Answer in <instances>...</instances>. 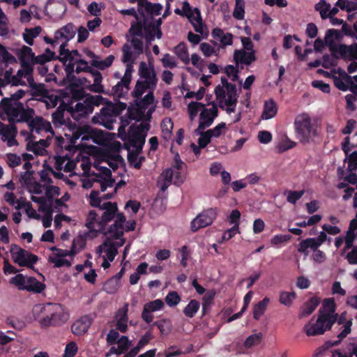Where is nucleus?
<instances>
[{
  "instance_id": "23",
  "label": "nucleus",
  "mask_w": 357,
  "mask_h": 357,
  "mask_svg": "<svg viewBox=\"0 0 357 357\" xmlns=\"http://www.w3.org/2000/svg\"><path fill=\"white\" fill-rule=\"evenodd\" d=\"M234 60L236 63H241L245 65H250L256 60L255 52H246L242 50H236L234 53Z\"/></svg>"
},
{
  "instance_id": "26",
  "label": "nucleus",
  "mask_w": 357,
  "mask_h": 357,
  "mask_svg": "<svg viewBox=\"0 0 357 357\" xmlns=\"http://www.w3.org/2000/svg\"><path fill=\"white\" fill-rule=\"evenodd\" d=\"M116 342L118 343L117 348L115 347H112L108 354H107V356H109L111 354H116L118 356L123 354L129 349L130 346V342L129 341L127 336H121L120 338H119Z\"/></svg>"
},
{
  "instance_id": "29",
  "label": "nucleus",
  "mask_w": 357,
  "mask_h": 357,
  "mask_svg": "<svg viewBox=\"0 0 357 357\" xmlns=\"http://www.w3.org/2000/svg\"><path fill=\"white\" fill-rule=\"evenodd\" d=\"M174 53L177 57L185 65H188L190 62L188 48L185 43L181 42L178 44L174 49Z\"/></svg>"
},
{
  "instance_id": "42",
  "label": "nucleus",
  "mask_w": 357,
  "mask_h": 357,
  "mask_svg": "<svg viewBox=\"0 0 357 357\" xmlns=\"http://www.w3.org/2000/svg\"><path fill=\"white\" fill-rule=\"evenodd\" d=\"M75 110L79 114V115H87L93 111V107L87 102V98L82 102H77L75 106Z\"/></svg>"
},
{
  "instance_id": "56",
  "label": "nucleus",
  "mask_w": 357,
  "mask_h": 357,
  "mask_svg": "<svg viewBox=\"0 0 357 357\" xmlns=\"http://www.w3.org/2000/svg\"><path fill=\"white\" fill-rule=\"evenodd\" d=\"M181 301V297L175 291H172L168 293L165 297V302L170 307L176 306Z\"/></svg>"
},
{
  "instance_id": "54",
  "label": "nucleus",
  "mask_w": 357,
  "mask_h": 357,
  "mask_svg": "<svg viewBox=\"0 0 357 357\" xmlns=\"http://www.w3.org/2000/svg\"><path fill=\"white\" fill-rule=\"evenodd\" d=\"M204 107V105L199 102H191L188 105V110L189 113V116L191 120H193L194 118L197 115L198 112L200 109Z\"/></svg>"
},
{
  "instance_id": "34",
  "label": "nucleus",
  "mask_w": 357,
  "mask_h": 357,
  "mask_svg": "<svg viewBox=\"0 0 357 357\" xmlns=\"http://www.w3.org/2000/svg\"><path fill=\"white\" fill-rule=\"evenodd\" d=\"M42 29L40 26H36L34 28L25 29V32L23 33L24 40L29 45H33V39L36 38L41 32Z\"/></svg>"
},
{
  "instance_id": "11",
  "label": "nucleus",
  "mask_w": 357,
  "mask_h": 357,
  "mask_svg": "<svg viewBox=\"0 0 357 357\" xmlns=\"http://www.w3.org/2000/svg\"><path fill=\"white\" fill-rule=\"evenodd\" d=\"M101 211H104L99 222L97 224V231L99 233H105V229L109 222L112 220L118 211L117 204L116 202H107L102 203Z\"/></svg>"
},
{
  "instance_id": "7",
  "label": "nucleus",
  "mask_w": 357,
  "mask_h": 357,
  "mask_svg": "<svg viewBox=\"0 0 357 357\" xmlns=\"http://www.w3.org/2000/svg\"><path fill=\"white\" fill-rule=\"evenodd\" d=\"M10 254L13 261L20 266L33 269V265L38 261V257L16 244L10 246Z\"/></svg>"
},
{
  "instance_id": "1",
  "label": "nucleus",
  "mask_w": 357,
  "mask_h": 357,
  "mask_svg": "<svg viewBox=\"0 0 357 357\" xmlns=\"http://www.w3.org/2000/svg\"><path fill=\"white\" fill-rule=\"evenodd\" d=\"M30 107L21 102H13L8 98H3L0 102V118L8 122L23 123L30 116Z\"/></svg>"
},
{
  "instance_id": "28",
  "label": "nucleus",
  "mask_w": 357,
  "mask_h": 357,
  "mask_svg": "<svg viewBox=\"0 0 357 357\" xmlns=\"http://www.w3.org/2000/svg\"><path fill=\"white\" fill-rule=\"evenodd\" d=\"M278 112V108L275 101L273 99L264 102V111L261 114L263 119H270L273 118Z\"/></svg>"
},
{
  "instance_id": "17",
  "label": "nucleus",
  "mask_w": 357,
  "mask_h": 357,
  "mask_svg": "<svg viewBox=\"0 0 357 357\" xmlns=\"http://www.w3.org/2000/svg\"><path fill=\"white\" fill-rule=\"evenodd\" d=\"M164 307L165 303L161 299H155L145 303L141 314L142 319L146 324L151 323L154 319L152 313L162 310Z\"/></svg>"
},
{
  "instance_id": "22",
  "label": "nucleus",
  "mask_w": 357,
  "mask_h": 357,
  "mask_svg": "<svg viewBox=\"0 0 357 357\" xmlns=\"http://www.w3.org/2000/svg\"><path fill=\"white\" fill-rule=\"evenodd\" d=\"M320 302L321 299L318 296H314L311 297L301 307V311L298 314V318L303 319L310 316L318 307Z\"/></svg>"
},
{
  "instance_id": "46",
  "label": "nucleus",
  "mask_w": 357,
  "mask_h": 357,
  "mask_svg": "<svg viewBox=\"0 0 357 357\" xmlns=\"http://www.w3.org/2000/svg\"><path fill=\"white\" fill-rule=\"evenodd\" d=\"M305 190H285L284 194L287 195V202L295 204L304 195Z\"/></svg>"
},
{
  "instance_id": "12",
  "label": "nucleus",
  "mask_w": 357,
  "mask_h": 357,
  "mask_svg": "<svg viewBox=\"0 0 357 357\" xmlns=\"http://www.w3.org/2000/svg\"><path fill=\"white\" fill-rule=\"evenodd\" d=\"M331 316H334L336 319L335 322L337 323L338 325H342L345 323L344 328L341 331V333L337 335V340L332 341L329 340L326 342V345L327 348L331 347L338 345L341 341L349 335L351 331V327L352 326V319L347 320V312H342L340 316L337 314H330Z\"/></svg>"
},
{
  "instance_id": "5",
  "label": "nucleus",
  "mask_w": 357,
  "mask_h": 357,
  "mask_svg": "<svg viewBox=\"0 0 357 357\" xmlns=\"http://www.w3.org/2000/svg\"><path fill=\"white\" fill-rule=\"evenodd\" d=\"M294 126L296 137L303 144L310 143L317 134L316 126L312 123L311 118L306 113L296 117Z\"/></svg>"
},
{
  "instance_id": "44",
  "label": "nucleus",
  "mask_w": 357,
  "mask_h": 357,
  "mask_svg": "<svg viewBox=\"0 0 357 357\" xmlns=\"http://www.w3.org/2000/svg\"><path fill=\"white\" fill-rule=\"evenodd\" d=\"M34 56L35 54L31 47L26 45L22 46V49L20 50V62L23 61L25 62H31L32 63Z\"/></svg>"
},
{
  "instance_id": "55",
  "label": "nucleus",
  "mask_w": 357,
  "mask_h": 357,
  "mask_svg": "<svg viewBox=\"0 0 357 357\" xmlns=\"http://www.w3.org/2000/svg\"><path fill=\"white\" fill-rule=\"evenodd\" d=\"M173 122L170 118H165L161 123V130L165 138L169 137L173 129Z\"/></svg>"
},
{
  "instance_id": "8",
  "label": "nucleus",
  "mask_w": 357,
  "mask_h": 357,
  "mask_svg": "<svg viewBox=\"0 0 357 357\" xmlns=\"http://www.w3.org/2000/svg\"><path fill=\"white\" fill-rule=\"evenodd\" d=\"M217 210L214 208H209L202 211L191 221V231L196 232L199 229L211 225L217 218Z\"/></svg>"
},
{
  "instance_id": "13",
  "label": "nucleus",
  "mask_w": 357,
  "mask_h": 357,
  "mask_svg": "<svg viewBox=\"0 0 357 357\" xmlns=\"http://www.w3.org/2000/svg\"><path fill=\"white\" fill-rule=\"evenodd\" d=\"M51 191H54V193L56 195H59L60 189L57 186L50 185L47 188L45 195L47 199L45 197H33V201L40 204V211L46 213L47 215H52V204H53V196L51 195Z\"/></svg>"
},
{
  "instance_id": "35",
  "label": "nucleus",
  "mask_w": 357,
  "mask_h": 357,
  "mask_svg": "<svg viewBox=\"0 0 357 357\" xmlns=\"http://www.w3.org/2000/svg\"><path fill=\"white\" fill-rule=\"evenodd\" d=\"M156 326L160 330V333L161 335H169L172 328V322L168 319H162L159 321H155L152 326Z\"/></svg>"
},
{
  "instance_id": "3",
  "label": "nucleus",
  "mask_w": 357,
  "mask_h": 357,
  "mask_svg": "<svg viewBox=\"0 0 357 357\" xmlns=\"http://www.w3.org/2000/svg\"><path fill=\"white\" fill-rule=\"evenodd\" d=\"M139 75L144 80H137L132 91L133 98H139L146 90L153 91L157 86L158 77L153 66H148L144 61H142L139 66Z\"/></svg>"
},
{
  "instance_id": "48",
  "label": "nucleus",
  "mask_w": 357,
  "mask_h": 357,
  "mask_svg": "<svg viewBox=\"0 0 357 357\" xmlns=\"http://www.w3.org/2000/svg\"><path fill=\"white\" fill-rule=\"evenodd\" d=\"M91 132V126L84 125L82 126L77 127L73 132L71 142L75 143L77 139L82 138L83 134H89Z\"/></svg>"
},
{
  "instance_id": "15",
  "label": "nucleus",
  "mask_w": 357,
  "mask_h": 357,
  "mask_svg": "<svg viewBox=\"0 0 357 357\" xmlns=\"http://www.w3.org/2000/svg\"><path fill=\"white\" fill-rule=\"evenodd\" d=\"M8 125L0 121V135L3 141H7L8 146H17L18 144L15 137L17 135V123L8 122Z\"/></svg>"
},
{
  "instance_id": "37",
  "label": "nucleus",
  "mask_w": 357,
  "mask_h": 357,
  "mask_svg": "<svg viewBox=\"0 0 357 357\" xmlns=\"http://www.w3.org/2000/svg\"><path fill=\"white\" fill-rule=\"evenodd\" d=\"M114 60V56L113 55H109L105 58V59L102 61H99L98 59H92L91 61V65L98 68L99 70H103L111 66Z\"/></svg>"
},
{
  "instance_id": "52",
  "label": "nucleus",
  "mask_w": 357,
  "mask_h": 357,
  "mask_svg": "<svg viewBox=\"0 0 357 357\" xmlns=\"http://www.w3.org/2000/svg\"><path fill=\"white\" fill-rule=\"evenodd\" d=\"M153 91H149L143 98L137 102V107L144 110L154 102Z\"/></svg>"
},
{
  "instance_id": "50",
  "label": "nucleus",
  "mask_w": 357,
  "mask_h": 357,
  "mask_svg": "<svg viewBox=\"0 0 357 357\" xmlns=\"http://www.w3.org/2000/svg\"><path fill=\"white\" fill-rule=\"evenodd\" d=\"M194 12L195 13L196 15L193 18L194 20L196 22L195 24L192 23L194 29L197 33L202 34L204 33V25L202 22L200 10L197 8H195L194 9Z\"/></svg>"
},
{
  "instance_id": "38",
  "label": "nucleus",
  "mask_w": 357,
  "mask_h": 357,
  "mask_svg": "<svg viewBox=\"0 0 357 357\" xmlns=\"http://www.w3.org/2000/svg\"><path fill=\"white\" fill-rule=\"evenodd\" d=\"M200 307V303L198 301L191 300L183 310L184 314L189 318L195 317Z\"/></svg>"
},
{
  "instance_id": "14",
  "label": "nucleus",
  "mask_w": 357,
  "mask_h": 357,
  "mask_svg": "<svg viewBox=\"0 0 357 357\" xmlns=\"http://www.w3.org/2000/svg\"><path fill=\"white\" fill-rule=\"evenodd\" d=\"M30 116L26 121H24L23 123H27L29 128L31 132L36 130L37 132H39L41 130H45L46 132L52 131V128L50 123L45 121L42 116H35V110L30 107Z\"/></svg>"
},
{
  "instance_id": "47",
  "label": "nucleus",
  "mask_w": 357,
  "mask_h": 357,
  "mask_svg": "<svg viewBox=\"0 0 357 357\" xmlns=\"http://www.w3.org/2000/svg\"><path fill=\"white\" fill-rule=\"evenodd\" d=\"M144 109L139 107L131 109L129 108L127 112L128 117L131 120L137 121H142L144 119Z\"/></svg>"
},
{
  "instance_id": "20",
  "label": "nucleus",
  "mask_w": 357,
  "mask_h": 357,
  "mask_svg": "<svg viewBox=\"0 0 357 357\" xmlns=\"http://www.w3.org/2000/svg\"><path fill=\"white\" fill-rule=\"evenodd\" d=\"M76 31L75 26L71 22L68 23L55 31V39L64 40L62 43L68 45V42L75 37Z\"/></svg>"
},
{
  "instance_id": "45",
  "label": "nucleus",
  "mask_w": 357,
  "mask_h": 357,
  "mask_svg": "<svg viewBox=\"0 0 357 357\" xmlns=\"http://www.w3.org/2000/svg\"><path fill=\"white\" fill-rule=\"evenodd\" d=\"M245 15V1L243 0H235V8L233 16L238 20H243Z\"/></svg>"
},
{
  "instance_id": "16",
  "label": "nucleus",
  "mask_w": 357,
  "mask_h": 357,
  "mask_svg": "<svg viewBox=\"0 0 357 357\" xmlns=\"http://www.w3.org/2000/svg\"><path fill=\"white\" fill-rule=\"evenodd\" d=\"M59 60L65 66L64 70L66 74L65 79H67L70 84H75L77 81V78L75 75V61L79 59H75L73 54L68 55L67 52H65L64 55H60Z\"/></svg>"
},
{
  "instance_id": "31",
  "label": "nucleus",
  "mask_w": 357,
  "mask_h": 357,
  "mask_svg": "<svg viewBox=\"0 0 357 357\" xmlns=\"http://www.w3.org/2000/svg\"><path fill=\"white\" fill-rule=\"evenodd\" d=\"M269 302L270 299L268 297H265L256 305H255L253 307V318L255 320H259L260 317L264 314L267 306L269 304Z\"/></svg>"
},
{
  "instance_id": "41",
  "label": "nucleus",
  "mask_w": 357,
  "mask_h": 357,
  "mask_svg": "<svg viewBox=\"0 0 357 357\" xmlns=\"http://www.w3.org/2000/svg\"><path fill=\"white\" fill-rule=\"evenodd\" d=\"M296 298V294L294 291H281L280 294L279 302L287 307L291 305L293 301Z\"/></svg>"
},
{
  "instance_id": "40",
  "label": "nucleus",
  "mask_w": 357,
  "mask_h": 357,
  "mask_svg": "<svg viewBox=\"0 0 357 357\" xmlns=\"http://www.w3.org/2000/svg\"><path fill=\"white\" fill-rule=\"evenodd\" d=\"M345 159L344 162L348 163L347 171L355 172L357 170V151H354L351 153H348V155H345Z\"/></svg>"
},
{
  "instance_id": "27",
  "label": "nucleus",
  "mask_w": 357,
  "mask_h": 357,
  "mask_svg": "<svg viewBox=\"0 0 357 357\" xmlns=\"http://www.w3.org/2000/svg\"><path fill=\"white\" fill-rule=\"evenodd\" d=\"M15 63H17L15 57L7 50L5 46L0 43V66L3 65L5 68H8V64Z\"/></svg>"
},
{
  "instance_id": "57",
  "label": "nucleus",
  "mask_w": 357,
  "mask_h": 357,
  "mask_svg": "<svg viewBox=\"0 0 357 357\" xmlns=\"http://www.w3.org/2000/svg\"><path fill=\"white\" fill-rule=\"evenodd\" d=\"M103 245L104 246L108 247L105 250L107 259L109 261H112L118 253L117 248L113 243L105 241Z\"/></svg>"
},
{
  "instance_id": "21",
  "label": "nucleus",
  "mask_w": 357,
  "mask_h": 357,
  "mask_svg": "<svg viewBox=\"0 0 357 357\" xmlns=\"http://www.w3.org/2000/svg\"><path fill=\"white\" fill-rule=\"evenodd\" d=\"M13 68H5V66H0V76L3 77V81L8 84L12 86H26L24 81H19L16 77V75H13Z\"/></svg>"
},
{
  "instance_id": "61",
  "label": "nucleus",
  "mask_w": 357,
  "mask_h": 357,
  "mask_svg": "<svg viewBox=\"0 0 357 357\" xmlns=\"http://www.w3.org/2000/svg\"><path fill=\"white\" fill-rule=\"evenodd\" d=\"M99 192L97 190H92L89 195V204L93 207L101 208L102 199L98 197Z\"/></svg>"
},
{
  "instance_id": "60",
  "label": "nucleus",
  "mask_w": 357,
  "mask_h": 357,
  "mask_svg": "<svg viewBox=\"0 0 357 357\" xmlns=\"http://www.w3.org/2000/svg\"><path fill=\"white\" fill-rule=\"evenodd\" d=\"M262 335L261 333H255L248 337L245 341V347H252L257 345L261 340Z\"/></svg>"
},
{
  "instance_id": "63",
  "label": "nucleus",
  "mask_w": 357,
  "mask_h": 357,
  "mask_svg": "<svg viewBox=\"0 0 357 357\" xmlns=\"http://www.w3.org/2000/svg\"><path fill=\"white\" fill-rule=\"evenodd\" d=\"M161 62L163 67L169 68L171 69L175 68L177 66L174 57L168 53H166L163 55V57L161 59Z\"/></svg>"
},
{
  "instance_id": "25",
  "label": "nucleus",
  "mask_w": 357,
  "mask_h": 357,
  "mask_svg": "<svg viewBox=\"0 0 357 357\" xmlns=\"http://www.w3.org/2000/svg\"><path fill=\"white\" fill-rule=\"evenodd\" d=\"M320 246L315 238H307L300 242L298 252L307 256L309 254L308 249H311L314 252L315 250H318Z\"/></svg>"
},
{
  "instance_id": "19",
  "label": "nucleus",
  "mask_w": 357,
  "mask_h": 357,
  "mask_svg": "<svg viewBox=\"0 0 357 357\" xmlns=\"http://www.w3.org/2000/svg\"><path fill=\"white\" fill-rule=\"evenodd\" d=\"M92 322L93 318L91 315L82 316L72 324L71 331L76 335H82L88 331Z\"/></svg>"
},
{
  "instance_id": "62",
  "label": "nucleus",
  "mask_w": 357,
  "mask_h": 357,
  "mask_svg": "<svg viewBox=\"0 0 357 357\" xmlns=\"http://www.w3.org/2000/svg\"><path fill=\"white\" fill-rule=\"evenodd\" d=\"M211 132V130H206L199 135L200 137L198 139V144L200 147L205 148L211 142L213 137Z\"/></svg>"
},
{
  "instance_id": "6",
  "label": "nucleus",
  "mask_w": 357,
  "mask_h": 357,
  "mask_svg": "<svg viewBox=\"0 0 357 357\" xmlns=\"http://www.w3.org/2000/svg\"><path fill=\"white\" fill-rule=\"evenodd\" d=\"M335 320V317L329 314H320L315 323L310 321L305 325L304 331L307 336L322 335L331 328Z\"/></svg>"
},
{
  "instance_id": "24",
  "label": "nucleus",
  "mask_w": 357,
  "mask_h": 357,
  "mask_svg": "<svg viewBox=\"0 0 357 357\" xmlns=\"http://www.w3.org/2000/svg\"><path fill=\"white\" fill-rule=\"evenodd\" d=\"M45 288V284L40 282L34 277H28L26 278L25 287H21V290H26L29 292L37 294L41 293Z\"/></svg>"
},
{
  "instance_id": "30",
  "label": "nucleus",
  "mask_w": 357,
  "mask_h": 357,
  "mask_svg": "<svg viewBox=\"0 0 357 357\" xmlns=\"http://www.w3.org/2000/svg\"><path fill=\"white\" fill-rule=\"evenodd\" d=\"M100 218H98V214L96 211L94 210L90 211L86 219V227L91 232L99 233V231H97V224Z\"/></svg>"
},
{
  "instance_id": "49",
  "label": "nucleus",
  "mask_w": 357,
  "mask_h": 357,
  "mask_svg": "<svg viewBox=\"0 0 357 357\" xmlns=\"http://www.w3.org/2000/svg\"><path fill=\"white\" fill-rule=\"evenodd\" d=\"M36 100L45 102L47 109L54 108L56 106L59 97L54 94H50V91H48V95L47 97H44L43 98H36Z\"/></svg>"
},
{
  "instance_id": "43",
  "label": "nucleus",
  "mask_w": 357,
  "mask_h": 357,
  "mask_svg": "<svg viewBox=\"0 0 357 357\" xmlns=\"http://www.w3.org/2000/svg\"><path fill=\"white\" fill-rule=\"evenodd\" d=\"M31 95L33 97H40L43 98L47 97L49 90L46 89L45 84H36L31 89Z\"/></svg>"
},
{
  "instance_id": "39",
  "label": "nucleus",
  "mask_w": 357,
  "mask_h": 357,
  "mask_svg": "<svg viewBox=\"0 0 357 357\" xmlns=\"http://www.w3.org/2000/svg\"><path fill=\"white\" fill-rule=\"evenodd\" d=\"M103 234H109L114 239H119L123 235V225L114 222Z\"/></svg>"
},
{
  "instance_id": "32",
  "label": "nucleus",
  "mask_w": 357,
  "mask_h": 357,
  "mask_svg": "<svg viewBox=\"0 0 357 357\" xmlns=\"http://www.w3.org/2000/svg\"><path fill=\"white\" fill-rule=\"evenodd\" d=\"M218 110L216 105H213L210 109L204 108L202 109L199 114V119L204 122L211 121V124L213 123L214 119L218 116Z\"/></svg>"
},
{
  "instance_id": "58",
  "label": "nucleus",
  "mask_w": 357,
  "mask_h": 357,
  "mask_svg": "<svg viewBox=\"0 0 357 357\" xmlns=\"http://www.w3.org/2000/svg\"><path fill=\"white\" fill-rule=\"evenodd\" d=\"M145 10L151 15H158L162 9V6L160 3H152L146 1L145 4Z\"/></svg>"
},
{
  "instance_id": "18",
  "label": "nucleus",
  "mask_w": 357,
  "mask_h": 357,
  "mask_svg": "<svg viewBox=\"0 0 357 357\" xmlns=\"http://www.w3.org/2000/svg\"><path fill=\"white\" fill-rule=\"evenodd\" d=\"M146 134L139 133L138 131H134L128 129V133L124 132V137H121L123 141H127L130 146L135 148L137 153H140L145 143Z\"/></svg>"
},
{
  "instance_id": "9",
  "label": "nucleus",
  "mask_w": 357,
  "mask_h": 357,
  "mask_svg": "<svg viewBox=\"0 0 357 357\" xmlns=\"http://www.w3.org/2000/svg\"><path fill=\"white\" fill-rule=\"evenodd\" d=\"M119 111L114 105L104 107L101 109L98 116H94L92 119L93 123H99L105 128L112 130L113 123L119 115Z\"/></svg>"
},
{
  "instance_id": "53",
  "label": "nucleus",
  "mask_w": 357,
  "mask_h": 357,
  "mask_svg": "<svg viewBox=\"0 0 357 357\" xmlns=\"http://www.w3.org/2000/svg\"><path fill=\"white\" fill-rule=\"evenodd\" d=\"M91 132L89 134H83L82 136V141H89V139H93V141L96 143H97V139L101 138L103 135V132L102 130L94 129L91 126Z\"/></svg>"
},
{
  "instance_id": "51",
  "label": "nucleus",
  "mask_w": 357,
  "mask_h": 357,
  "mask_svg": "<svg viewBox=\"0 0 357 357\" xmlns=\"http://www.w3.org/2000/svg\"><path fill=\"white\" fill-rule=\"evenodd\" d=\"M130 84H126V82H123V78L121 81L118 82V83L114 86L112 89V91L114 96L121 98L123 96V89H126V93L130 89Z\"/></svg>"
},
{
  "instance_id": "59",
  "label": "nucleus",
  "mask_w": 357,
  "mask_h": 357,
  "mask_svg": "<svg viewBox=\"0 0 357 357\" xmlns=\"http://www.w3.org/2000/svg\"><path fill=\"white\" fill-rule=\"evenodd\" d=\"M8 18L2 9L0 8V36H6L8 33V29L7 27Z\"/></svg>"
},
{
  "instance_id": "64",
  "label": "nucleus",
  "mask_w": 357,
  "mask_h": 357,
  "mask_svg": "<svg viewBox=\"0 0 357 357\" xmlns=\"http://www.w3.org/2000/svg\"><path fill=\"white\" fill-rule=\"evenodd\" d=\"M77 352V346L75 342L67 344L65 348L63 357H74Z\"/></svg>"
},
{
  "instance_id": "36",
  "label": "nucleus",
  "mask_w": 357,
  "mask_h": 357,
  "mask_svg": "<svg viewBox=\"0 0 357 357\" xmlns=\"http://www.w3.org/2000/svg\"><path fill=\"white\" fill-rule=\"evenodd\" d=\"M20 64L22 68L17 70V74L15 75L19 81H23L22 78H24L28 75L33 73V68L31 62H25L22 61V62H20Z\"/></svg>"
},
{
  "instance_id": "10",
  "label": "nucleus",
  "mask_w": 357,
  "mask_h": 357,
  "mask_svg": "<svg viewBox=\"0 0 357 357\" xmlns=\"http://www.w3.org/2000/svg\"><path fill=\"white\" fill-rule=\"evenodd\" d=\"M330 50L333 57L336 59L342 58L349 61L357 60V43L351 45L340 44L339 45H330Z\"/></svg>"
},
{
  "instance_id": "4",
  "label": "nucleus",
  "mask_w": 357,
  "mask_h": 357,
  "mask_svg": "<svg viewBox=\"0 0 357 357\" xmlns=\"http://www.w3.org/2000/svg\"><path fill=\"white\" fill-rule=\"evenodd\" d=\"M75 64H77V67L75 69V73L77 74L82 72L89 73L93 78V84H92L86 78L79 79L80 83L82 84H88L87 88L91 92L105 93L103 86L101 84L102 81V74L98 70L89 66L87 61L84 59H79V60H76Z\"/></svg>"
},
{
  "instance_id": "33",
  "label": "nucleus",
  "mask_w": 357,
  "mask_h": 357,
  "mask_svg": "<svg viewBox=\"0 0 357 357\" xmlns=\"http://www.w3.org/2000/svg\"><path fill=\"white\" fill-rule=\"evenodd\" d=\"M173 176L174 172L172 169H165L162 172L160 176L162 181H158V183H160V190L162 191H165L172 183Z\"/></svg>"
},
{
  "instance_id": "2",
  "label": "nucleus",
  "mask_w": 357,
  "mask_h": 357,
  "mask_svg": "<svg viewBox=\"0 0 357 357\" xmlns=\"http://www.w3.org/2000/svg\"><path fill=\"white\" fill-rule=\"evenodd\" d=\"M36 319L42 327L57 326L66 321L68 314L61 304L47 303L40 307Z\"/></svg>"
}]
</instances>
